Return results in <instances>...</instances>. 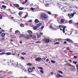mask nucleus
<instances>
[{
	"mask_svg": "<svg viewBox=\"0 0 78 78\" xmlns=\"http://www.w3.org/2000/svg\"><path fill=\"white\" fill-rule=\"evenodd\" d=\"M40 17L42 20H46L48 19L49 17L47 15V14L42 13L41 14Z\"/></svg>",
	"mask_w": 78,
	"mask_h": 78,
	"instance_id": "nucleus-1",
	"label": "nucleus"
},
{
	"mask_svg": "<svg viewBox=\"0 0 78 78\" xmlns=\"http://www.w3.org/2000/svg\"><path fill=\"white\" fill-rule=\"evenodd\" d=\"M66 27L63 25H59L58 28L60 29L61 31H62L64 33H65V29Z\"/></svg>",
	"mask_w": 78,
	"mask_h": 78,
	"instance_id": "nucleus-2",
	"label": "nucleus"
},
{
	"mask_svg": "<svg viewBox=\"0 0 78 78\" xmlns=\"http://www.w3.org/2000/svg\"><path fill=\"white\" fill-rule=\"evenodd\" d=\"M76 13L75 12H73V13H68V16H69V19H72V18H73V16H74V14H76Z\"/></svg>",
	"mask_w": 78,
	"mask_h": 78,
	"instance_id": "nucleus-3",
	"label": "nucleus"
},
{
	"mask_svg": "<svg viewBox=\"0 0 78 78\" xmlns=\"http://www.w3.org/2000/svg\"><path fill=\"white\" fill-rule=\"evenodd\" d=\"M16 63H15V62H14L13 61L10 60V62L9 63V64H8L9 66V65H12L13 66H14L15 65H16Z\"/></svg>",
	"mask_w": 78,
	"mask_h": 78,
	"instance_id": "nucleus-4",
	"label": "nucleus"
},
{
	"mask_svg": "<svg viewBox=\"0 0 78 78\" xmlns=\"http://www.w3.org/2000/svg\"><path fill=\"white\" fill-rule=\"evenodd\" d=\"M65 21V20L63 19H61L60 21H58L59 23L60 24H64V22Z\"/></svg>",
	"mask_w": 78,
	"mask_h": 78,
	"instance_id": "nucleus-5",
	"label": "nucleus"
},
{
	"mask_svg": "<svg viewBox=\"0 0 78 78\" xmlns=\"http://www.w3.org/2000/svg\"><path fill=\"white\" fill-rule=\"evenodd\" d=\"M33 37V35H27V36H26L25 37V39H30V37Z\"/></svg>",
	"mask_w": 78,
	"mask_h": 78,
	"instance_id": "nucleus-6",
	"label": "nucleus"
},
{
	"mask_svg": "<svg viewBox=\"0 0 78 78\" xmlns=\"http://www.w3.org/2000/svg\"><path fill=\"white\" fill-rule=\"evenodd\" d=\"M41 60H42V58L39 57L35 59V61H41Z\"/></svg>",
	"mask_w": 78,
	"mask_h": 78,
	"instance_id": "nucleus-7",
	"label": "nucleus"
},
{
	"mask_svg": "<svg viewBox=\"0 0 78 78\" xmlns=\"http://www.w3.org/2000/svg\"><path fill=\"white\" fill-rule=\"evenodd\" d=\"M28 71L29 72H32L33 71V69L31 68H30L28 69Z\"/></svg>",
	"mask_w": 78,
	"mask_h": 78,
	"instance_id": "nucleus-8",
	"label": "nucleus"
},
{
	"mask_svg": "<svg viewBox=\"0 0 78 78\" xmlns=\"http://www.w3.org/2000/svg\"><path fill=\"white\" fill-rule=\"evenodd\" d=\"M16 66H17L18 67H21V65H20V64H19L17 62L16 64Z\"/></svg>",
	"mask_w": 78,
	"mask_h": 78,
	"instance_id": "nucleus-9",
	"label": "nucleus"
},
{
	"mask_svg": "<svg viewBox=\"0 0 78 78\" xmlns=\"http://www.w3.org/2000/svg\"><path fill=\"white\" fill-rule=\"evenodd\" d=\"M13 6H14L15 7H16L17 8H19V4H14Z\"/></svg>",
	"mask_w": 78,
	"mask_h": 78,
	"instance_id": "nucleus-10",
	"label": "nucleus"
},
{
	"mask_svg": "<svg viewBox=\"0 0 78 78\" xmlns=\"http://www.w3.org/2000/svg\"><path fill=\"white\" fill-rule=\"evenodd\" d=\"M44 41H45V42H46L47 43H49V42H50V40H49V39H44Z\"/></svg>",
	"mask_w": 78,
	"mask_h": 78,
	"instance_id": "nucleus-11",
	"label": "nucleus"
},
{
	"mask_svg": "<svg viewBox=\"0 0 78 78\" xmlns=\"http://www.w3.org/2000/svg\"><path fill=\"white\" fill-rule=\"evenodd\" d=\"M39 21L37 19H35V22L36 23H39Z\"/></svg>",
	"mask_w": 78,
	"mask_h": 78,
	"instance_id": "nucleus-12",
	"label": "nucleus"
},
{
	"mask_svg": "<svg viewBox=\"0 0 78 78\" xmlns=\"http://www.w3.org/2000/svg\"><path fill=\"white\" fill-rule=\"evenodd\" d=\"M42 25V23H40L39 24H37L36 25V26H37V27H39L41 25Z\"/></svg>",
	"mask_w": 78,
	"mask_h": 78,
	"instance_id": "nucleus-13",
	"label": "nucleus"
},
{
	"mask_svg": "<svg viewBox=\"0 0 78 78\" xmlns=\"http://www.w3.org/2000/svg\"><path fill=\"white\" fill-rule=\"evenodd\" d=\"M56 78H59V77H62V76L59 74H57L56 76Z\"/></svg>",
	"mask_w": 78,
	"mask_h": 78,
	"instance_id": "nucleus-14",
	"label": "nucleus"
},
{
	"mask_svg": "<svg viewBox=\"0 0 78 78\" xmlns=\"http://www.w3.org/2000/svg\"><path fill=\"white\" fill-rule=\"evenodd\" d=\"M18 9L19 10H23L24 8L23 7H18Z\"/></svg>",
	"mask_w": 78,
	"mask_h": 78,
	"instance_id": "nucleus-15",
	"label": "nucleus"
},
{
	"mask_svg": "<svg viewBox=\"0 0 78 78\" xmlns=\"http://www.w3.org/2000/svg\"><path fill=\"white\" fill-rule=\"evenodd\" d=\"M25 34H20V37H25Z\"/></svg>",
	"mask_w": 78,
	"mask_h": 78,
	"instance_id": "nucleus-16",
	"label": "nucleus"
},
{
	"mask_svg": "<svg viewBox=\"0 0 78 78\" xmlns=\"http://www.w3.org/2000/svg\"><path fill=\"white\" fill-rule=\"evenodd\" d=\"M28 33L29 34H32L33 33V32L31 30H28Z\"/></svg>",
	"mask_w": 78,
	"mask_h": 78,
	"instance_id": "nucleus-17",
	"label": "nucleus"
},
{
	"mask_svg": "<svg viewBox=\"0 0 78 78\" xmlns=\"http://www.w3.org/2000/svg\"><path fill=\"white\" fill-rule=\"evenodd\" d=\"M32 38L33 39H34V40H36V36H33L32 37Z\"/></svg>",
	"mask_w": 78,
	"mask_h": 78,
	"instance_id": "nucleus-18",
	"label": "nucleus"
},
{
	"mask_svg": "<svg viewBox=\"0 0 78 78\" xmlns=\"http://www.w3.org/2000/svg\"><path fill=\"white\" fill-rule=\"evenodd\" d=\"M28 14L27 13L26 15H25V16L24 17H23V19H26V18H27V17L28 16Z\"/></svg>",
	"mask_w": 78,
	"mask_h": 78,
	"instance_id": "nucleus-19",
	"label": "nucleus"
},
{
	"mask_svg": "<svg viewBox=\"0 0 78 78\" xmlns=\"http://www.w3.org/2000/svg\"><path fill=\"white\" fill-rule=\"evenodd\" d=\"M23 14V13L22 12H20L19 13V15L20 16H22V14Z\"/></svg>",
	"mask_w": 78,
	"mask_h": 78,
	"instance_id": "nucleus-20",
	"label": "nucleus"
},
{
	"mask_svg": "<svg viewBox=\"0 0 78 78\" xmlns=\"http://www.w3.org/2000/svg\"><path fill=\"white\" fill-rule=\"evenodd\" d=\"M27 66H33V64L30 63H27Z\"/></svg>",
	"mask_w": 78,
	"mask_h": 78,
	"instance_id": "nucleus-21",
	"label": "nucleus"
},
{
	"mask_svg": "<svg viewBox=\"0 0 78 78\" xmlns=\"http://www.w3.org/2000/svg\"><path fill=\"white\" fill-rule=\"evenodd\" d=\"M33 28L34 30H37V26H34L33 27Z\"/></svg>",
	"mask_w": 78,
	"mask_h": 78,
	"instance_id": "nucleus-22",
	"label": "nucleus"
},
{
	"mask_svg": "<svg viewBox=\"0 0 78 78\" xmlns=\"http://www.w3.org/2000/svg\"><path fill=\"white\" fill-rule=\"evenodd\" d=\"M5 54H6V55H11V53L10 52H7L5 53Z\"/></svg>",
	"mask_w": 78,
	"mask_h": 78,
	"instance_id": "nucleus-23",
	"label": "nucleus"
},
{
	"mask_svg": "<svg viewBox=\"0 0 78 78\" xmlns=\"http://www.w3.org/2000/svg\"><path fill=\"white\" fill-rule=\"evenodd\" d=\"M5 36V34L4 33H3L1 34V37H4Z\"/></svg>",
	"mask_w": 78,
	"mask_h": 78,
	"instance_id": "nucleus-24",
	"label": "nucleus"
},
{
	"mask_svg": "<svg viewBox=\"0 0 78 78\" xmlns=\"http://www.w3.org/2000/svg\"><path fill=\"white\" fill-rule=\"evenodd\" d=\"M71 69H72V70H75V66H72L71 67Z\"/></svg>",
	"mask_w": 78,
	"mask_h": 78,
	"instance_id": "nucleus-25",
	"label": "nucleus"
},
{
	"mask_svg": "<svg viewBox=\"0 0 78 78\" xmlns=\"http://www.w3.org/2000/svg\"><path fill=\"white\" fill-rule=\"evenodd\" d=\"M38 69H40L41 70H44V69H43V68L41 67H38Z\"/></svg>",
	"mask_w": 78,
	"mask_h": 78,
	"instance_id": "nucleus-26",
	"label": "nucleus"
},
{
	"mask_svg": "<svg viewBox=\"0 0 78 78\" xmlns=\"http://www.w3.org/2000/svg\"><path fill=\"white\" fill-rule=\"evenodd\" d=\"M47 13L49 15H51V13L50 11H48L47 12Z\"/></svg>",
	"mask_w": 78,
	"mask_h": 78,
	"instance_id": "nucleus-27",
	"label": "nucleus"
},
{
	"mask_svg": "<svg viewBox=\"0 0 78 78\" xmlns=\"http://www.w3.org/2000/svg\"><path fill=\"white\" fill-rule=\"evenodd\" d=\"M41 37V36L40 35H37V38H39L40 37Z\"/></svg>",
	"mask_w": 78,
	"mask_h": 78,
	"instance_id": "nucleus-28",
	"label": "nucleus"
},
{
	"mask_svg": "<svg viewBox=\"0 0 78 78\" xmlns=\"http://www.w3.org/2000/svg\"><path fill=\"white\" fill-rule=\"evenodd\" d=\"M19 32H20L19 31V30H17L15 31V34H16L17 33H18Z\"/></svg>",
	"mask_w": 78,
	"mask_h": 78,
	"instance_id": "nucleus-29",
	"label": "nucleus"
},
{
	"mask_svg": "<svg viewBox=\"0 0 78 78\" xmlns=\"http://www.w3.org/2000/svg\"><path fill=\"white\" fill-rule=\"evenodd\" d=\"M4 54H5V52L1 53H0V55H4Z\"/></svg>",
	"mask_w": 78,
	"mask_h": 78,
	"instance_id": "nucleus-30",
	"label": "nucleus"
},
{
	"mask_svg": "<svg viewBox=\"0 0 78 78\" xmlns=\"http://www.w3.org/2000/svg\"><path fill=\"white\" fill-rule=\"evenodd\" d=\"M20 26L21 27H24V24H20Z\"/></svg>",
	"mask_w": 78,
	"mask_h": 78,
	"instance_id": "nucleus-31",
	"label": "nucleus"
},
{
	"mask_svg": "<svg viewBox=\"0 0 78 78\" xmlns=\"http://www.w3.org/2000/svg\"><path fill=\"white\" fill-rule=\"evenodd\" d=\"M45 6L47 7H48V6H49V4H45Z\"/></svg>",
	"mask_w": 78,
	"mask_h": 78,
	"instance_id": "nucleus-32",
	"label": "nucleus"
},
{
	"mask_svg": "<svg viewBox=\"0 0 78 78\" xmlns=\"http://www.w3.org/2000/svg\"><path fill=\"white\" fill-rule=\"evenodd\" d=\"M72 22H73L72 20H70L69 21V23H70V24L72 23Z\"/></svg>",
	"mask_w": 78,
	"mask_h": 78,
	"instance_id": "nucleus-33",
	"label": "nucleus"
},
{
	"mask_svg": "<svg viewBox=\"0 0 78 78\" xmlns=\"http://www.w3.org/2000/svg\"><path fill=\"white\" fill-rule=\"evenodd\" d=\"M40 72H41V73H42V74H43L44 73V71L42 70H40Z\"/></svg>",
	"mask_w": 78,
	"mask_h": 78,
	"instance_id": "nucleus-34",
	"label": "nucleus"
},
{
	"mask_svg": "<svg viewBox=\"0 0 78 78\" xmlns=\"http://www.w3.org/2000/svg\"><path fill=\"white\" fill-rule=\"evenodd\" d=\"M51 62H52V63H53V64L55 63V61L51 60Z\"/></svg>",
	"mask_w": 78,
	"mask_h": 78,
	"instance_id": "nucleus-35",
	"label": "nucleus"
},
{
	"mask_svg": "<svg viewBox=\"0 0 78 78\" xmlns=\"http://www.w3.org/2000/svg\"><path fill=\"white\" fill-rule=\"evenodd\" d=\"M76 66L77 72H78V64H77L76 65Z\"/></svg>",
	"mask_w": 78,
	"mask_h": 78,
	"instance_id": "nucleus-36",
	"label": "nucleus"
},
{
	"mask_svg": "<svg viewBox=\"0 0 78 78\" xmlns=\"http://www.w3.org/2000/svg\"><path fill=\"white\" fill-rule=\"evenodd\" d=\"M21 55H26V53L24 52H23L21 53Z\"/></svg>",
	"mask_w": 78,
	"mask_h": 78,
	"instance_id": "nucleus-37",
	"label": "nucleus"
},
{
	"mask_svg": "<svg viewBox=\"0 0 78 78\" xmlns=\"http://www.w3.org/2000/svg\"><path fill=\"white\" fill-rule=\"evenodd\" d=\"M58 72H59V73H62H62H62V72L61 71L58 70Z\"/></svg>",
	"mask_w": 78,
	"mask_h": 78,
	"instance_id": "nucleus-38",
	"label": "nucleus"
},
{
	"mask_svg": "<svg viewBox=\"0 0 78 78\" xmlns=\"http://www.w3.org/2000/svg\"><path fill=\"white\" fill-rule=\"evenodd\" d=\"M66 49L67 50H70V48L69 47H68L66 48Z\"/></svg>",
	"mask_w": 78,
	"mask_h": 78,
	"instance_id": "nucleus-39",
	"label": "nucleus"
},
{
	"mask_svg": "<svg viewBox=\"0 0 78 78\" xmlns=\"http://www.w3.org/2000/svg\"><path fill=\"white\" fill-rule=\"evenodd\" d=\"M3 19V16L2 15H0V19Z\"/></svg>",
	"mask_w": 78,
	"mask_h": 78,
	"instance_id": "nucleus-40",
	"label": "nucleus"
},
{
	"mask_svg": "<svg viewBox=\"0 0 78 78\" xmlns=\"http://www.w3.org/2000/svg\"><path fill=\"white\" fill-rule=\"evenodd\" d=\"M77 57L76 56H74L73 57V58L74 59H77Z\"/></svg>",
	"mask_w": 78,
	"mask_h": 78,
	"instance_id": "nucleus-41",
	"label": "nucleus"
},
{
	"mask_svg": "<svg viewBox=\"0 0 78 78\" xmlns=\"http://www.w3.org/2000/svg\"><path fill=\"white\" fill-rule=\"evenodd\" d=\"M2 8H6V6H5L3 5H2Z\"/></svg>",
	"mask_w": 78,
	"mask_h": 78,
	"instance_id": "nucleus-42",
	"label": "nucleus"
},
{
	"mask_svg": "<svg viewBox=\"0 0 78 78\" xmlns=\"http://www.w3.org/2000/svg\"><path fill=\"white\" fill-rule=\"evenodd\" d=\"M69 42H70V43H72V42H73V41L72 40L69 39Z\"/></svg>",
	"mask_w": 78,
	"mask_h": 78,
	"instance_id": "nucleus-43",
	"label": "nucleus"
},
{
	"mask_svg": "<svg viewBox=\"0 0 78 78\" xmlns=\"http://www.w3.org/2000/svg\"><path fill=\"white\" fill-rule=\"evenodd\" d=\"M66 41H67V42H69V41H70V39L68 38L66 39Z\"/></svg>",
	"mask_w": 78,
	"mask_h": 78,
	"instance_id": "nucleus-44",
	"label": "nucleus"
},
{
	"mask_svg": "<svg viewBox=\"0 0 78 78\" xmlns=\"http://www.w3.org/2000/svg\"><path fill=\"white\" fill-rule=\"evenodd\" d=\"M30 9H31V10H32V11H34V8H33V7H31L30 8Z\"/></svg>",
	"mask_w": 78,
	"mask_h": 78,
	"instance_id": "nucleus-45",
	"label": "nucleus"
},
{
	"mask_svg": "<svg viewBox=\"0 0 78 78\" xmlns=\"http://www.w3.org/2000/svg\"><path fill=\"white\" fill-rule=\"evenodd\" d=\"M8 73L9 74H12V72L11 71H9L8 72Z\"/></svg>",
	"mask_w": 78,
	"mask_h": 78,
	"instance_id": "nucleus-46",
	"label": "nucleus"
},
{
	"mask_svg": "<svg viewBox=\"0 0 78 78\" xmlns=\"http://www.w3.org/2000/svg\"><path fill=\"white\" fill-rule=\"evenodd\" d=\"M12 28H11L10 30V32H12Z\"/></svg>",
	"mask_w": 78,
	"mask_h": 78,
	"instance_id": "nucleus-47",
	"label": "nucleus"
},
{
	"mask_svg": "<svg viewBox=\"0 0 78 78\" xmlns=\"http://www.w3.org/2000/svg\"><path fill=\"white\" fill-rule=\"evenodd\" d=\"M73 62L74 63V64H76L77 63V62L73 61Z\"/></svg>",
	"mask_w": 78,
	"mask_h": 78,
	"instance_id": "nucleus-48",
	"label": "nucleus"
},
{
	"mask_svg": "<svg viewBox=\"0 0 78 78\" xmlns=\"http://www.w3.org/2000/svg\"><path fill=\"white\" fill-rule=\"evenodd\" d=\"M36 43H37V44H39V43H40L41 42V41H36Z\"/></svg>",
	"mask_w": 78,
	"mask_h": 78,
	"instance_id": "nucleus-49",
	"label": "nucleus"
},
{
	"mask_svg": "<svg viewBox=\"0 0 78 78\" xmlns=\"http://www.w3.org/2000/svg\"><path fill=\"white\" fill-rule=\"evenodd\" d=\"M59 44V42H56V43H55L54 44L55 45V44Z\"/></svg>",
	"mask_w": 78,
	"mask_h": 78,
	"instance_id": "nucleus-50",
	"label": "nucleus"
},
{
	"mask_svg": "<svg viewBox=\"0 0 78 78\" xmlns=\"http://www.w3.org/2000/svg\"><path fill=\"white\" fill-rule=\"evenodd\" d=\"M40 34L41 36L42 35H43V33L41 32V33H40Z\"/></svg>",
	"mask_w": 78,
	"mask_h": 78,
	"instance_id": "nucleus-51",
	"label": "nucleus"
},
{
	"mask_svg": "<svg viewBox=\"0 0 78 78\" xmlns=\"http://www.w3.org/2000/svg\"><path fill=\"white\" fill-rule=\"evenodd\" d=\"M49 28H52V26H51V25L49 26Z\"/></svg>",
	"mask_w": 78,
	"mask_h": 78,
	"instance_id": "nucleus-52",
	"label": "nucleus"
},
{
	"mask_svg": "<svg viewBox=\"0 0 78 78\" xmlns=\"http://www.w3.org/2000/svg\"><path fill=\"white\" fill-rule=\"evenodd\" d=\"M48 61H49V59H48V58H47L46 60V62H48Z\"/></svg>",
	"mask_w": 78,
	"mask_h": 78,
	"instance_id": "nucleus-53",
	"label": "nucleus"
},
{
	"mask_svg": "<svg viewBox=\"0 0 78 78\" xmlns=\"http://www.w3.org/2000/svg\"><path fill=\"white\" fill-rule=\"evenodd\" d=\"M10 37L11 38H14V36L12 35H11Z\"/></svg>",
	"mask_w": 78,
	"mask_h": 78,
	"instance_id": "nucleus-54",
	"label": "nucleus"
},
{
	"mask_svg": "<svg viewBox=\"0 0 78 78\" xmlns=\"http://www.w3.org/2000/svg\"><path fill=\"white\" fill-rule=\"evenodd\" d=\"M1 51H5V49H2Z\"/></svg>",
	"mask_w": 78,
	"mask_h": 78,
	"instance_id": "nucleus-55",
	"label": "nucleus"
},
{
	"mask_svg": "<svg viewBox=\"0 0 78 78\" xmlns=\"http://www.w3.org/2000/svg\"><path fill=\"white\" fill-rule=\"evenodd\" d=\"M4 40H5V38H2V41H4Z\"/></svg>",
	"mask_w": 78,
	"mask_h": 78,
	"instance_id": "nucleus-56",
	"label": "nucleus"
},
{
	"mask_svg": "<svg viewBox=\"0 0 78 78\" xmlns=\"http://www.w3.org/2000/svg\"><path fill=\"white\" fill-rule=\"evenodd\" d=\"M43 28H44V26H43L41 27V30H42V29H43Z\"/></svg>",
	"mask_w": 78,
	"mask_h": 78,
	"instance_id": "nucleus-57",
	"label": "nucleus"
},
{
	"mask_svg": "<svg viewBox=\"0 0 78 78\" xmlns=\"http://www.w3.org/2000/svg\"><path fill=\"white\" fill-rule=\"evenodd\" d=\"M64 44H67V42L64 41Z\"/></svg>",
	"mask_w": 78,
	"mask_h": 78,
	"instance_id": "nucleus-58",
	"label": "nucleus"
},
{
	"mask_svg": "<svg viewBox=\"0 0 78 78\" xmlns=\"http://www.w3.org/2000/svg\"><path fill=\"white\" fill-rule=\"evenodd\" d=\"M30 26L31 27H33V24H30Z\"/></svg>",
	"mask_w": 78,
	"mask_h": 78,
	"instance_id": "nucleus-59",
	"label": "nucleus"
},
{
	"mask_svg": "<svg viewBox=\"0 0 78 78\" xmlns=\"http://www.w3.org/2000/svg\"><path fill=\"white\" fill-rule=\"evenodd\" d=\"M32 69H34V70H35V67H33V68H32Z\"/></svg>",
	"mask_w": 78,
	"mask_h": 78,
	"instance_id": "nucleus-60",
	"label": "nucleus"
},
{
	"mask_svg": "<svg viewBox=\"0 0 78 78\" xmlns=\"http://www.w3.org/2000/svg\"><path fill=\"white\" fill-rule=\"evenodd\" d=\"M21 59H25V58H24V57H21Z\"/></svg>",
	"mask_w": 78,
	"mask_h": 78,
	"instance_id": "nucleus-61",
	"label": "nucleus"
},
{
	"mask_svg": "<svg viewBox=\"0 0 78 78\" xmlns=\"http://www.w3.org/2000/svg\"><path fill=\"white\" fill-rule=\"evenodd\" d=\"M29 22H32V20H30L29 21Z\"/></svg>",
	"mask_w": 78,
	"mask_h": 78,
	"instance_id": "nucleus-62",
	"label": "nucleus"
},
{
	"mask_svg": "<svg viewBox=\"0 0 78 78\" xmlns=\"http://www.w3.org/2000/svg\"><path fill=\"white\" fill-rule=\"evenodd\" d=\"M22 3L23 5H24V4L25 3V2H22Z\"/></svg>",
	"mask_w": 78,
	"mask_h": 78,
	"instance_id": "nucleus-63",
	"label": "nucleus"
},
{
	"mask_svg": "<svg viewBox=\"0 0 78 78\" xmlns=\"http://www.w3.org/2000/svg\"><path fill=\"white\" fill-rule=\"evenodd\" d=\"M69 52H71V53H73V51H71L70 50L69 51Z\"/></svg>",
	"mask_w": 78,
	"mask_h": 78,
	"instance_id": "nucleus-64",
	"label": "nucleus"
}]
</instances>
